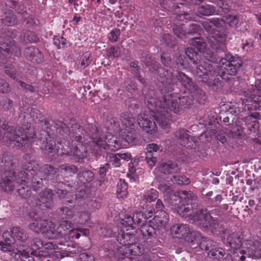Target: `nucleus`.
Here are the masks:
<instances>
[{
    "instance_id": "nucleus-1",
    "label": "nucleus",
    "mask_w": 261,
    "mask_h": 261,
    "mask_svg": "<svg viewBox=\"0 0 261 261\" xmlns=\"http://www.w3.org/2000/svg\"><path fill=\"white\" fill-rule=\"evenodd\" d=\"M239 22L237 15H229L224 17V19L214 18L206 20L202 22L203 27L205 30L212 34L207 40V42H203L200 39L196 38L192 41L191 44L194 47H189L186 49L185 55L180 56L177 62V65L185 66L188 64V59L194 64H197L199 58L202 55L209 62L213 61V50L219 48L220 44H224L226 42V35L224 32L217 30L216 29L223 28L226 23L230 27H236Z\"/></svg>"
},
{
    "instance_id": "nucleus-2",
    "label": "nucleus",
    "mask_w": 261,
    "mask_h": 261,
    "mask_svg": "<svg viewBox=\"0 0 261 261\" xmlns=\"http://www.w3.org/2000/svg\"><path fill=\"white\" fill-rule=\"evenodd\" d=\"M162 99L163 101L151 97L146 102L154 118L163 128H167L172 121L171 116L167 109L178 113L182 107L187 108L193 102L192 96L185 95L179 97L177 94L173 93L165 95Z\"/></svg>"
},
{
    "instance_id": "nucleus-3",
    "label": "nucleus",
    "mask_w": 261,
    "mask_h": 261,
    "mask_svg": "<svg viewBox=\"0 0 261 261\" xmlns=\"http://www.w3.org/2000/svg\"><path fill=\"white\" fill-rule=\"evenodd\" d=\"M158 189L164 193L165 201L172 208L175 210L179 216L184 217L190 214L189 212L192 206L188 203L191 197L192 193L181 191L172 194L171 186L164 183L159 184Z\"/></svg>"
},
{
    "instance_id": "nucleus-4",
    "label": "nucleus",
    "mask_w": 261,
    "mask_h": 261,
    "mask_svg": "<svg viewBox=\"0 0 261 261\" xmlns=\"http://www.w3.org/2000/svg\"><path fill=\"white\" fill-rule=\"evenodd\" d=\"M25 129V132L21 127L14 129L8 124H3L0 128V141L5 142H13L17 146L25 145L35 135L33 128L29 126L28 129Z\"/></svg>"
},
{
    "instance_id": "nucleus-5",
    "label": "nucleus",
    "mask_w": 261,
    "mask_h": 261,
    "mask_svg": "<svg viewBox=\"0 0 261 261\" xmlns=\"http://www.w3.org/2000/svg\"><path fill=\"white\" fill-rule=\"evenodd\" d=\"M189 213L190 215L184 217H189L190 220L201 226L203 228L209 229L216 234H219L220 232L219 228L221 226L217 221L213 219L206 211L203 210L198 211L197 209L191 208Z\"/></svg>"
},
{
    "instance_id": "nucleus-6",
    "label": "nucleus",
    "mask_w": 261,
    "mask_h": 261,
    "mask_svg": "<svg viewBox=\"0 0 261 261\" xmlns=\"http://www.w3.org/2000/svg\"><path fill=\"white\" fill-rule=\"evenodd\" d=\"M134 239V236L129 233H119L117 240L122 246L119 247L118 253L124 257H128L129 255L141 254L143 249L139 245L132 243Z\"/></svg>"
},
{
    "instance_id": "nucleus-7",
    "label": "nucleus",
    "mask_w": 261,
    "mask_h": 261,
    "mask_svg": "<svg viewBox=\"0 0 261 261\" xmlns=\"http://www.w3.org/2000/svg\"><path fill=\"white\" fill-rule=\"evenodd\" d=\"M39 166L36 162L33 161L29 162L23 166L22 170L18 175L17 182L22 184V182L27 184H32L33 189L36 190L35 188L36 185H40L42 182V179L38 180Z\"/></svg>"
},
{
    "instance_id": "nucleus-8",
    "label": "nucleus",
    "mask_w": 261,
    "mask_h": 261,
    "mask_svg": "<svg viewBox=\"0 0 261 261\" xmlns=\"http://www.w3.org/2000/svg\"><path fill=\"white\" fill-rule=\"evenodd\" d=\"M159 80L165 86L167 84L171 85L175 81V76L177 80L187 89L190 90L191 87L193 86V83L191 79L185 73L175 71L174 74L169 72L167 69L160 68L159 69Z\"/></svg>"
},
{
    "instance_id": "nucleus-9",
    "label": "nucleus",
    "mask_w": 261,
    "mask_h": 261,
    "mask_svg": "<svg viewBox=\"0 0 261 261\" xmlns=\"http://www.w3.org/2000/svg\"><path fill=\"white\" fill-rule=\"evenodd\" d=\"M219 64L221 65V68L219 69L218 72L224 79L223 76L225 73L234 75L241 66L242 61L238 57L227 54L225 56V58H223L220 61Z\"/></svg>"
},
{
    "instance_id": "nucleus-10",
    "label": "nucleus",
    "mask_w": 261,
    "mask_h": 261,
    "mask_svg": "<svg viewBox=\"0 0 261 261\" xmlns=\"http://www.w3.org/2000/svg\"><path fill=\"white\" fill-rule=\"evenodd\" d=\"M14 179L16 180V182L24 185L21 188L18 189L19 195L22 198H25L30 194L31 188L29 187L30 184H27L26 182H22V184L17 182L18 178L15 176V172L11 170L9 171L6 177L3 179V182L1 183V187L4 190L7 192L11 191L14 190L15 185L13 184Z\"/></svg>"
},
{
    "instance_id": "nucleus-11",
    "label": "nucleus",
    "mask_w": 261,
    "mask_h": 261,
    "mask_svg": "<svg viewBox=\"0 0 261 261\" xmlns=\"http://www.w3.org/2000/svg\"><path fill=\"white\" fill-rule=\"evenodd\" d=\"M93 138L98 146L106 150L109 149L112 151H116L120 148V144L117 140V138L111 135H107L105 140H103L101 138L98 139L96 137H93Z\"/></svg>"
},
{
    "instance_id": "nucleus-12",
    "label": "nucleus",
    "mask_w": 261,
    "mask_h": 261,
    "mask_svg": "<svg viewBox=\"0 0 261 261\" xmlns=\"http://www.w3.org/2000/svg\"><path fill=\"white\" fill-rule=\"evenodd\" d=\"M30 227L34 231L44 233L48 238V231L55 229V224L51 221L40 219L35 220L31 223Z\"/></svg>"
},
{
    "instance_id": "nucleus-13",
    "label": "nucleus",
    "mask_w": 261,
    "mask_h": 261,
    "mask_svg": "<svg viewBox=\"0 0 261 261\" xmlns=\"http://www.w3.org/2000/svg\"><path fill=\"white\" fill-rule=\"evenodd\" d=\"M190 132L182 129L175 133V137L178 138L179 143L182 146L188 148H195L197 142L194 137L190 136Z\"/></svg>"
},
{
    "instance_id": "nucleus-14",
    "label": "nucleus",
    "mask_w": 261,
    "mask_h": 261,
    "mask_svg": "<svg viewBox=\"0 0 261 261\" xmlns=\"http://www.w3.org/2000/svg\"><path fill=\"white\" fill-rule=\"evenodd\" d=\"M73 225L71 222L63 220L60 222L59 226L52 231H48V239H55L60 238L61 236L67 234L69 230L72 228Z\"/></svg>"
},
{
    "instance_id": "nucleus-15",
    "label": "nucleus",
    "mask_w": 261,
    "mask_h": 261,
    "mask_svg": "<svg viewBox=\"0 0 261 261\" xmlns=\"http://www.w3.org/2000/svg\"><path fill=\"white\" fill-rule=\"evenodd\" d=\"M138 124L145 131L150 134L154 133L157 126L150 116L146 114H140L138 116Z\"/></svg>"
},
{
    "instance_id": "nucleus-16",
    "label": "nucleus",
    "mask_w": 261,
    "mask_h": 261,
    "mask_svg": "<svg viewBox=\"0 0 261 261\" xmlns=\"http://www.w3.org/2000/svg\"><path fill=\"white\" fill-rule=\"evenodd\" d=\"M3 238L10 242H14L15 240L21 242L27 240L28 237L26 233L20 228L14 227L11 230V234L8 231H5L3 234Z\"/></svg>"
},
{
    "instance_id": "nucleus-17",
    "label": "nucleus",
    "mask_w": 261,
    "mask_h": 261,
    "mask_svg": "<svg viewBox=\"0 0 261 261\" xmlns=\"http://www.w3.org/2000/svg\"><path fill=\"white\" fill-rule=\"evenodd\" d=\"M255 86L256 89L253 92H245V98L243 100V103L252 101L254 103L261 102V80L256 81Z\"/></svg>"
},
{
    "instance_id": "nucleus-18",
    "label": "nucleus",
    "mask_w": 261,
    "mask_h": 261,
    "mask_svg": "<svg viewBox=\"0 0 261 261\" xmlns=\"http://www.w3.org/2000/svg\"><path fill=\"white\" fill-rule=\"evenodd\" d=\"M200 64L196 68V72L197 76L201 79V81L204 83H207L210 75H211L212 70L211 68L212 65L207 64L204 61H199Z\"/></svg>"
},
{
    "instance_id": "nucleus-19",
    "label": "nucleus",
    "mask_w": 261,
    "mask_h": 261,
    "mask_svg": "<svg viewBox=\"0 0 261 261\" xmlns=\"http://www.w3.org/2000/svg\"><path fill=\"white\" fill-rule=\"evenodd\" d=\"M169 220V216L164 211H161L150 221V224L155 228H165Z\"/></svg>"
},
{
    "instance_id": "nucleus-20",
    "label": "nucleus",
    "mask_w": 261,
    "mask_h": 261,
    "mask_svg": "<svg viewBox=\"0 0 261 261\" xmlns=\"http://www.w3.org/2000/svg\"><path fill=\"white\" fill-rule=\"evenodd\" d=\"M250 247L246 249H238L237 253H243L250 257H259L261 256V243L256 241L252 245L249 243Z\"/></svg>"
},
{
    "instance_id": "nucleus-21",
    "label": "nucleus",
    "mask_w": 261,
    "mask_h": 261,
    "mask_svg": "<svg viewBox=\"0 0 261 261\" xmlns=\"http://www.w3.org/2000/svg\"><path fill=\"white\" fill-rule=\"evenodd\" d=\"M155 171L163 174H172L178 173L179 171V169L176 164L172 162H162L159 164L155 169Z\"/></svg>"
},
{
    "instance_id": "nucleus-22",
    "label": "nucleus",
    "mask_w": 261,
    "mask_h": 261,
    "mask_svg": "<svg viewBox=\"0 0 261 261\" xmlns=\"http://www.w3.org/2000/svg\"><path fill=\"white\" fill-rule=\"evenodd\" d=\"M120 121L123 130H127L134 128L135 120L132 114L129 113L123 114L121 116Z\"/></svg>"
},
{
    "instance_id": "nucleus-23",
    "label": "nucleus",
    "mask_w": 261,
    "mask_h": 261,
    "mask_svg": "<svg viewBox=\"0 0 261 261\" xmlns=\"http://www.w3.org/2000/svg\"><path fill=\"white\" fill-rule=\"evenodd\" d=\"M172 233L177 237L186 239L190 233V230L187 224H178L175 225L171 228Z\"/></svg>"
},
{
    "instance_id": "nucleus-24",
    "label": "nucleus",
    "mask_w": 261,
    "mask_h": 261,
    "mask_svg": "<svg viewBox=\"0 0 261 261\" xmlns=\"http://www.w3.org/2000/svg\"><path fill=\"white\" fill-rule=\"evenodd\" d=\"M25 54L35 62L39 63L43 60V56L40 50L33 46H30L24 51Z\"/></svg>"
},
{
    "instance_id": "nucleus-25",
    "label": "nucleus",
    "mask_w": 261,
    "mask_h": 261,
    "mask_svg": "<svg viewBox=\"0 0 261 261\" xmlns=\"http://www.w3.org/2000/svg\"><path fill=\"white\" fill-rule=\"evenodd\" d=\"M227 241L230 247L234 250L242 249L240 247L242 246V240L238 234L233 233L230 234L227 238Z\"/></svg>"
},
{
    "instance_id": "nucleus-26",
    "label": "nucleus",
    "mask_w": 261,
    "mask_h": 261,
    "mask_svg": "<svg viewBox=\"0 0 261 261\" xmlns=\"http://www.w3.org/2000/svg\"><path fill=\"white\" fill-rule=\"evenodd\" d=\"M117 195L119 198L126 197L127 192V185L124 180L120 179L117 184Z\"/></svg>"
},
{
    "instance_id": "nucleus-27",
    "label": "nucleus",
    "mask_w": 261,
    "mask_h": 261,
    "mask_svg": "<svg viewBox=\"0 0 261 261\" xmlns=\"http://www.w3.org/2000/svg\"><path fill=\"white\" fill-rule=\"evenodd\" d=\"M81 234L83 236H88L89 234V230L86 228H76L74 229L72 227L69 232L68 233V236L70 238L72 239H79Z\"/></svg>"
},
{
    "instance_id": "nucleus-28",
    "label": "nucleus",
    "mask_w": 261,
    "mask_h": 261,
    "mask_svg": "<svg viewBox=\"0 0 261 261\" xmlns=\"http://www.w3.org/2000/svg\"><path fill=\"white\" fill-rule=\"evenodd\" d=\"M155 229L154 226L147 223L142 225L140 228L142 234L147 238L153 236L155 233Z\"/></svg>"
},
{
    "instance_id": "nucleus-29",
    "label": "nucleus",
    "mask_w": 261,
    "mask_h": 261,
    "mask_svg": "<svg viewBox=\"0 0 261 261\" xmlns=\"http://www.w3.org/2000/svg\"><path fill=\"white\" fill-rule=\"evenodd\" d=\"M23 248H24V246H22V248L20 246L19 248L17 249V252L13 251L12 253H11L12 257L14 258H17V256L18 255L19 257L21 256L24 258H28L30 256V255L33 254V251H32V249L30 248H27L25 249Z\"/></svg>"
},
{
    "instance_id": "nucleus-30",
    "label": "nucleus",
    "mask_w": 261,
    "mask_h": 261,
    "mask_svg": "<svg viewBox=\"0 0 261 261\" xmlns=\"http://www.w3.org/2000/svg\"><path fill=\"white\" fill-rule=\"evenodd\" d=\"M40 196V202L45 204L46 207H49L50 202L52 200L54 196L52 191L49 189L46 190L41 194Z\"/></svg>"
},
{
    "instance_id": "nucleus-31",
    "label": "nucleus",
    "mask_w": 261,
    "mask_h": 261,
    "mask_svg": "<svg viewBox=\"0 0 261 261\" xmlns=\"http://www.w3.org/2000/svg\"><path fill=\"white\" fill-rule=\"evenodd\" d=\"M91 56L90 53L87 52L83 54L81 59L76 63L78 68L84 69L88 66L91 62Z\"/></svg>"
},
{
    "instance_id": "nucleus-32",
    "label": "nucleus",
    "mask_w": 261,
    "mask_h": 261,
    "mask_svg": "<svg viewBox=\"0 0 261 261\" xmlns=\"http://www.w3.org/2000/svg\"><path fill=\"white\" fill-rule=\"evenodd\" d=\"M152 211H148V214L144 213L143 214L141 212H136L133 215V221L134 224H140L142 219L146 220L152 216Z\"/></svg>"
},
{
    "instance_id": "nucleus-33",
    "label": "nucleus",
    "mask_w": 261,
    "mask_h": 261,
    "mask_svg": "<svg viewBox=\"0 0 261 261\" xmlns=\"http://www.w3.org/2000/svg\"><path fill=\"white\" fill-rule=\"evenodd\" d=\"M158 197V191L153 189L145 192L143 196V200L146 202H151L155 200Z\"/></svg>"
},
{
    "instance_id": "nucleus-34",
    "label": "nucleus",
    "mask_w": 261,
    "mask_h": 261,
    "mask_svg": "<svg viewBox=\"0 0 261 261\" xmlns=\"http://www.w3.org/2000/svg\"><path fill=\"white\" fill-rule=\"evenodd\" d=\"M107 160L108 161L107 163L109 166L112 165L114 167H119L120 163V159L117 153H109L107 157Z\"/></svg>"
},
{
    "instance_id": "nucleus-35",
    "label": "nucleus",
    "mask_w": 261,
    "mask_h": 261,
    "mask_svg": "<svg viewBox=\"0 0 261 261\" xmlns=\"http://www.w3.org/2000/svg\"><path fill=\"white\" fill-rule=\"evenodd\" d=\"M90 219V214L86 212L78 213L74 219V221L79 224H85Z\"/></svg>"
},
{
    "instance_id": "nucleus-36",
    "label": "nucleus",
    "mask_w": 261,
    "mask_h": 261,
    "mask_svg": "<svg viewBox=\"0 0 261 261\" xmlns=\"http://www.w3.org/2000/svg\"><path fill=\"white\" fill-rule=\"evenodd\" d=\"M215 10L213 6L207 5L202 6L198 8V15L208 16L215 13Z\"/></svg>"
},
{
    "instance_id": "nucleus-37",
    "label": "nucleus",
    "mask_w": 261,
    "mask_h": 261,
    "mask_svg": "<svg viewBox=\"0 0 261 261\" xmlns=\"http://www.w3.org/2000/svg\"><path fill=\"white\" fill-rule=\"evenodd\" d=\"M121 135L123 140L128 144H134L135 138L132 132V129H127V130H122Z\"/></svg>"
},
{
    "instance_id": "nucleus-38",
    "label": "nucleus",
    "mask_w": 261,
    "mask_h": 261,
    "mask_svg": "<svg viewBox=\"0 0 261 261\" xmlns=\"http://www.w3.org/2000/svg\"><path fill=\"white\" fill-rule=\"evenodd\" d=\"M173 30L174 34L181 39H184L187 34V29L185 25L175 26Z\"/></svg>"
},
{
    "instance_id": "nucleus-39",
    "label": "nucleus",
    "mask_w": 261,
    "mask_h": 261,
    "mask_svg": "<svg viewBox=\"0 0 261 261\" xmlns=\"http://www.w3.org/2000/svg\"><path fill=\"white\" fill-rule=\"evenodd\" d=\"M216 246L217 243L211 240L203 239L199 244V247L202 250H205L211 251V249H213V247H216Z\"/></svg>"
},
{
    "instance_id": "nucleus-40",
    "label": "nucleus",
    "mask_w": 261,
    "mask_h": 261,
    "mask_svg": "<svg viewBox=\"0 0 261 261\" xmlns=\"http://www.w3.org/2000/svg\"><path fill=\"white\" fill-rule=\"evenodd\" d=\"M225 252L223 249L221 248L218 247V245L216 247L211 249V251H209L208 255L210 257H213L216 258H220L224 256Z\"/></svg>"
},
{
    "instance_id": "nucleus-41",
    "label": "nucleus",
    "mask_w": 261,
    "mask_h": 261,
    "mask_svg": "<svg viewBox=\"0 0 261 261\" xmlns=\"http://www.w3.org/2000/svg\"><path fill=\"white\" fill-rule=\"evenodd\" d=\"M5 16L3 18L4 22L8 25H12L16 22V18L12 14V10H9L8 13H5Z\"/></svg>"
},
{
    "instance_id": "nucleus-42",
    "label": "nucleus",
    "mask_w": 261,
    "mask_h": 261,
    "mask_svg": "<svg viewBox=\"0 0 261 261\" xmlns=\"http://www.w3.org/2000/svg\"><path fill=\"white\" fill-rule=\"evenodd\" d=\"M171 179L173 182L181 185H188L190 182L188 178L184 175H173Z\"/></svg>"
},
{
    "instance_id": "nucleus-43",
    "label": "nucleus",
    "mask_w": 261,
    "mask_h": 261,
    "mask_svg": "<svg viewBox=\"0 0 261 261\" xmlns=\"http://www.w3.org/2000/svg\"><path fill=\"white\" fill-rule=\"evenodd\" d=\"M0 48L1 49H2L4 51H6V53L9 54H13L14 53L15 51L17 53V51H19V49L16 47V46H15L13 44H5V43L1 44L0 45Z\"/></svg>"
},
{
    "instance_id": "nucleus-44",
    "label": "nucleus",
    "mask_w": 261,
    "mask_h": 261,
    "mask_svg": "<svg viewBox=\"0 0 261 261\" xmlns=\"http://www.w3.org/2000/svg\"><path fill=\"white\" fill-rule=\"evenodd\" d=\"M119 55L120 51L117 47L112 46L107 50V56L109 57L118 58Z\"/></svg>"
},
{
    "instance_id": "nucleus-45",
    "label": "nucleus",
    "mask_w": 261,
    "mask_h": 261,
    "mask_svg": "<svg viewBox=\"0 0 261 261\" xmlns=\"http://www.w3.org/2000/svg\"><path fill=\"white\" fill-rule=\"evenodd\" d=\"M54 44L59 48L64 47L66 44V39L60 36H56L54 39Z\"/></svg>"
},
{
    "instance_id": "nucleus-46",
    "label": "nucleus",
    "mask_w": 261,
    "mask_h": 261,
    "mask_svg": "<svg viewBox=\"0 0 261 261\" xmlns=\"http://www.w3.org/2000/svg\"><path fill=\"white\" fill-rule=\"evenodd\" d=\"M5 241V242H0V246H1V250L3 251H9L12 253L13 250H12V247L10 245L11 244L13 243V242H10L8 241V240H6L5 239H4Z\"/></svg>"
},
{
    "instance_id": "nucleus-47",
    "label": "nucleus",
    "mask_w": 261,
    "mask_h": 261,
    "mask_svg": "<svg viewBox=\"0 0 261 261\" xmlns=\"http://www.w3.org/2000/svg\"><path fill=\"white\" fill-rule=\"evenodd\" d=\"M42 147H44L45 150H48L49 152H59V149L58 148H56L55 143L52 141L49 143H47Z\"/></svg>"
},
{
    "instance_id": "nucleus-48",
    "label": "nucleus",
    "mask_w": 261,
    "mask_h": 261,
    "mask_svg": "<svg viewBox=\"0 0 261 261\" xmlns=\"http://www.w3.org/2000/svg\"><path fill=\"white\" fill-rule=\"evenodd\" d=\"M146 161L148 165L150 168H152L155 165L157 162L156 158L153 156L152 153H146Z\"/></svg>"
},
{
    "instance_id": "nucleus-49",
    "label": "nucleus",
    "mask_w": 261,
    "mask_h": 261,
    "mask_svg": "<svg viewBox=\"0 0 261 261\" xmlns=\"http://www.w3.org/2000/svg\"><path fill=\"white\" fill-rule=\"evenodd\" d=\"M146 148L147 150V153H152V151L157 152L158 151H161L162 150V148L161 146H158L157 144L154 143L147 145Z\"/></svg>"
},
{
    "instance_id": "nucleus-50",
    "label": "nucleus",
    "mask_w": 261,
    "mask_h": 261,
    "mask_svg": "<svg viewBox=\"0 0 261 261\" xmlns=\"http://www.w3.org/2000/svg\"><path fill=\"white\" fill-rule=\"evenodd\" d=\"M120 31L117 29L113 30L110 34L109 39L112 42H116L120 35Z\"/></svg>"
},
{
    "instance_id": "nucleus-51",
    "label": "nucleus",
    "mask_w": 261,
    "mask_h": 261,
    "mask_svg": "<svg viewBox=\"0 0 261 261\" xmlns=\"http://www.w3.org/2000/svg\"><path fill=\"white\" fill-rule=\"evenodd\" d=\"M30 115L34 121L37 120H38V121H42V118L43 116L38 110L34 109L31 110Z\"/></svg>"
},
{
    "instance_id": "nucleus-52",
    "label": "nucleus",
    "mask_w": 261,
    "mask_h": 261,
    "mask_svg": "<svg viewBox=\"0 0 261 261\" xmlns=\"http://www.w3.org/2000/svg\"><path fill=\"white\" fill-rule=\"evenodd\" d=\"M10 90L9 84L5 80L0 79V92L7 93Z\"/></svg>"
},
{
    "instance_id": "nucleus-53",
    "label": "nucleus",
    "mask_w": 261,
    "mask_h": 261,
    "mask_svg": "<svg viewBox=\"0 0 261 261\" xmlns=\"http://www.w3.org/2000/svg\"><path fill=\"white\" fill-rule=\"evenodd\" d=\"M43 246V242L38 238H36L33 240L32 243V250H37Z\"/></svg>"
},
{
    "instance_id": "nucleus-54",
    "label": "nucleus",
    "mask_w": 261,
    "mask_h": 261,
    "mask_svg": "<svg viewBox=\"0 0 261 261\" xmlns=\"http://www.w3.org/2000/svg\"><path fill=\"white\" fill-rule=\"evenodd\" d=\"M231 252L232 253L233 259L239 261V260H244L245 259V256L244 255L245 254L243 253L238 252L237 253V250L231 251Z\"/></svg>"
},
{
    "instance_id": "nucleus-55",
    "label": "nucleus",
    "mask_w": 261,
    "mask_h": 261,
    "mask_svg": "<svg viewBox=\"0 0 261 261\" xmlns=\"http://www.w3.org/2000/svg\"><path fill=\"white\" fill-rule=\"evenodd\" d=\"M80 259L82 261H94V258L93 255L87 253H83L80 254Z\"/></svg>"
},
{
    "instance_id": "nucleus-56",
    "label": "nucleus",
    "mask_w": 261,
    "mask_h": 261,
    "mask_svg": "<svg viewBox=\"0 0 261 261\" xmlns=\"http://www.w3.org/2000/svg\"><path fill=\"white\" fill-rule=\"evenodd\" d=\"M199 30V26L197 24H191L187 30V34H193L197 33Z\"/></svg>"
},
{
    "instance_id": "nucleus-57",
    "label": "nucleus",
    "mask_w": 261,
    "mask_h": 261,
    "mask_svg": "<svg viewBox=\"0 0 261 261\" xmlns=\"http://www.w3.org/2000/svg\"><path fill=\"white\" fill-rule=\"evenodd\" d=\"M63 214L65 215V218L70 219L73 217V212L71 209L68 207H64L61 209Z\"/></svg>"
},
{
    "instance_id": "nucleus-58",
    "label": "nucleus",
    "mask_w": 261,
    "mask_h": 261,
    "mask_svg": "<svg viewBox=\"0 0 261 261\" xmlns=\"http://www.w3.org/2000/svg\"><path fill=\"white\" fill-rule=\"evenodd\" d=\"M162 63L165 65L168 66L171 62L170 58L168 54L164 53L161 56Z\"/></svg>"
},
{
    "instance_id": "nucleus-59",
    "label": "nucleus",
    "mask_w": 261,
    "mask_h": 261,
    "mask_svg": "<svg viewBox=\"0 0 261 261\" xmlns=\"http://www.w3.org/2000/svg\"><path fill=\"white\" fill-rule=\"evenodd\" d=\"M82 174L84 178L87 177V178H86V180L88 182L91 181L93 178V174L92 172L90 171H84Z\"/></svg>"
},
{
    "instance_id": "nucleus-60",
    "label": "nucleus",
    "mask_w": 261,
    "mask_h": 261,
    "mask_svg": "<svg viewBox=\"0 0 261 261\" xmlns=\"http://www.w3.org/2000/svg\"><path fill=\"white\" fill-rule=\"evenodd\" d=\"M119 156L120 159L125 161H128L131 158V155L128 153H117Z\"/></svg>"
},
{
    "instance_id": "nucleus-61",
    "label": "nucleus",
    "mask_w": 261,
    "mask_h": 261,
    "mask_svg": "<svg viewBox=\"0 0 261 261\" xmlns=\"http://www.w3.org/2000/svg\"><path fill=\"white\" fill-rule=\"evenodd\" d=\"M70 152H71V153H73V155H77V156H79L80 158H84V155H83L82 154H81V153H80V152L78 150L77 147H75L70 148Z\"/></svg>"
},
{
    "instance_id": "nucleus-62",
    "label": "nucleus",
    "mask_w": 261,
    "mask_h": 261,
    "mask_svg": "<svg viewBox=\"0 0 261 261\" xmlns=\"http://www.w3.org/2000/svg\"><path fill=\"white\" fill-rule=\"evenodd\" d=\"M28 40L29 42H35L37 41V38L35 36L34 33L32 32H29L27 35Z\"/></svg>"
},
{
    "instance_id": "nucleus-63",
    "label": "nucleus",
    "mask_w": 261,
    "mask_h": 261,
    "mask_svg": "<svg viewBox=\"0 0 261 261\" xmlns=\"http://www.w3.org/2000/svg\"><path fill=\"white\" fill-rule=\"evenodd\" d=\"M20 86L22 87V88H24V89L30 90L31 91H33L34 89L33 87L29 85L26 84L25 83H24L21 82H19Z\"/></svg>"
},
{
    "instance_id": "nucleus-64",
    "label": "nucleus",
    "mask_w": 261,
    "mask_h": 261,
    "mask_svg": "<svg viewBox=\"0 0 261 261\" xmlns=\"http://www.w3.org/2000/svg\"><path fill=\"white\" fill-rule=\"evenodd\" d=\"M125 220L128 226H131L134 224L133 217H132L130 216H126L125 217Z\"/></svg>"
}]
</instances>
